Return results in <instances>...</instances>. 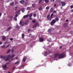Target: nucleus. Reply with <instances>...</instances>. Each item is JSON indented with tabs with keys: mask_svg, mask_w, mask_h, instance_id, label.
<instances>
[{
	"mask_svg": "<svg viewBox=\"0 0 73 73\" xmlns=\"http://www.w3.org/2000/svg\"><path fill=\"white\" fill-rule=\"evenodd\" d=\"M57 5H56V4H55L54 5V7H55Z\"/></svg>",
	"mask_w": 73,
	"mask_h": 73,
	"instance_id": "nucleus-56",
	"label": "nucleus"
},
{
	"mask_svg": "<svg viewBox=\"0 0 73 73\" xmlns=\"http://www.w3.org/2000/svg\"><path fill=\"white\" fill-rule=\"evenodd\" d=\"M71 12H73V9H72L71 10Z\"/></svg>",
	"mask_w": 73,
	"mask_h": 73,
	"instance_id": "nucleus-64",
	"label": "nucleus"
},
{
	"mask_svg": "<svg viewBox=\"0 0 73 73\" xmlns=\"http://www.w3.org/2000/svg\"><path fill=\"white\" fill-rule=\"evenodd\" d=\"M29 20H32V18H31V17H30Z\"/></svg>",
	"mask_w": 73,
	"mask_h": 73,
	"instance_id": "nucleus-46",
	"label": "nucleus"
},
{
	"mask_svg": "<svg viewBox=\"0 0 73 73\" xmlns=\"http://www.w3.org/2000/svg\"><path fill=\"white\" fill-rule=\"evenodd\" d=\"M31 31V29H28V32H30Z\"/></svg>",
	"mask_w": 73,
	"mask_h": 73,
	"instance_id": "nucleus-54",
	"label": "nucleus"
},
{
	"mask_svg": "<svg viewBox=\"0 0 73 73\" xmlns=\"http://www.w3.org/2000/svg\"><path fill=\"white\" fill-rule=\"evenodd\" d=\"M49 9V7H47L46 8V10H48V9Z\"/></svg>",
	"mask_w": 73,
	"mask_h": 73,
	"instance_id": "nucleus-31",
	"label": "nucleus"
},
{
	"mask_svg": "<svg viewBox=\"0 0 73 73\" xmlns=\"http://www.w3.org/2000/svg\"><path fill=\"white\" fill-rule=\"evenodd\" d=\"M39 25V23L38 22H36L35 23V25L33 27V28H35L36 27Z\"/></svg>",
	"mask_w": 73,
	"mask_h": 73,
	"instance_id": "nucleus-4",
	"label": "nucleus"
},
{
	"mask_svg": "<svg viewBox=\"0 0 73 73\" xmlns=\"http://www.w3.org/2000/svg\"><path fill=\"white\" fill-rule=\"evenodd\" d=\"M55 23H56V20L54 19H52V22H51L50 24L51 25H54V24H55Z\"/></svg>",
	"mask_w": 73,
	"mask_h": 73,
	"instance_id": "nucleus-3",
	"label": "nucleus"
},
{
	"mask_svg": "<svg viewBox=\"0 0 73 73\" xmlns=\"http://www.w3.org/2000/svg\"><path fill=\"white\" fill-rule=\"evenodd\" d=\"M5 57H6L5 56H4V55H3V56H1L0 57V58L1 59H2L3 58L4 60L5 58Z\"/></svg>",
	"mask_w": 73,
	"mask_h": 73,
	"instance_id": "nucleus-15",
	"label": "nucleus"
},
{
	"mask_svg": "<svg viewBox=\"0 0 73 73\" xmlns=\"http://www.w3.org/2000/svg\"><path fill=\"white\" fill-rule=\"evenodd\" d=\"M19 12L17 11L15 12V14H18V13H19Z\"/></svg>",
	"mask_w": 73,
	"mask_h": 73,
	"instance_id": "nucleus-43",
	"label": "nucleus"
},
{
	"mask_svg": "<svg viewBox=\"0 0 73 73\" xmlns=\"http://www.w3.org/2000/svg\"><path fill=\"white\" fill-rule=\"evenodd\" d=\"M20 2L21 4H24L25 3L24 1V0H22L20 1Z\"/></svg>",
	"mask_w": 73,
	"mask_h": 73,
	"instance_id": "nucleus-19",
	"label": "nucleus"
},
{
	"mask_svg": "<svg viewBox=\"0 0 73 73\" xmlns=\"http://www.w3.org/2000/svg\"><path fill=\"white\" fill-rule=\"evenodd\" d=\"M20 11H21V10H19L18 11V12L19 13Z\"/></svg>",
	"mask_w": 73,
	"mask_h": 73,
	"instance_id": "nucleus-62",
	"label": "nucleus"
},
{
	"mask_svg": "<svg viewBox=\"0 0 73 73\" xmlns=\"http://www.w3.org/2000/svg\"><path fill=\"white\" fill-rule=\"evenodd\" d=\"M13 39V38H11L10 39V40L11 41H12V40Z\"/></svg>",
	"mask_w": 73,
	"mask_h": 73,
	"instance_id": "nucleus-59",
	"label": "nucleus"
},
{
	"mask_svg": "<svg viewBox=\"0 0 73 73\" xmlns=\"http://www.w3.org/2000/svg\"><path fill=\"white\" fill-rule=\"evenodd\" d=\"M14 19L15 21H17V18H16V17H14Z\"/></svg>",
	"mask_w": 73,
	"mask_h": 73,
	"instance_id": "nucleus-37",
	"label": "nucleus"
},
{
	"mask_svg": "<svg viewBox=\"0 0 73 73\" xmlns=\"http://www.w3.org/2000/svg\"><path fill=\"white\" fill-rule=\"evenodd\" d=\"M10 5H12V6H14V5H13L14 4V2H13L11 3H10Z\"/></svg>",
	"mask_w": 73,
	"mask_h": 73,
	"instance_id": "nucleus-26",
	"label": "nucleus"
},
{
	"mask_svg": "<svg viewBox=\"0 0 73 73\" xmlns=\"http://www.w3.org/2000/svg\"><path fill=\"white\" fill-rule=\"evenodd\" d=\"M22 38H24V34H23L22 35Z\"/></svg>",
	"mask_w": 73,
	"mask_h": 73,
	"instance_id": "nucleus-33",
	"label": "nucleus"
},
{
	"mask_svg": "<svg viewBox=\"0 0 73 73\" xmlns=\"http://www.w3.org/2000/svg\"><path fill=\"white\" fill-rule=\"evenodd\" d=\"M18 58H18V57H15V59H18Z\"/></svg>",
	"mask_w": 73,
	"mask_h": 73,
	"instance_id": "nucleus-50",
	"label": "nucleus"
},
{
	"mask_svg": "<svg viewBox=\"0 0 73 73\" xmlns=\"http://www.w3.org/2000/svg\"><path fill=\"white\" fill-rule=\"evenodd\" d=\"M40 42H43L44 41V38L41 37L39 38Z\"/></svg>",
	"mask_w": 73,
	"mask_h": 73,
	"instance_id": "nucleus-7",
	"label": "nucleus"
},
{
	"mask_svg": "<svg viewBox=\"0 0 73 73\" xmlns=\"http://www.w3.org/2000/svg\"><path fill=\"white\" fill-rule=\"evenodd\" d=\"M50 1L51 2H53L54 1V0H51Z\"/></svg>",
	"mask_w": 73,
	"mask_h": 73,
	"instance_id": "nucleus-51",
	"label": "nucleus"
},
{
	"mask_svg": "<svg viewBox=\"0 0 73 73\" xmlns=\"http://www.w3.org/2000/svg\"><path fill=\"white\" fill-rule=\"evenodd\" d=\"M29 15H25L23 16V19H25V18H27L29 16Z\"/></svg>",
	"mask_w": 73,
	"mask_h": 73,
	"instance_id": "nucleus-17",
	"label": "nucleus"
},
{
	"mask_svg": "<svg viewBox=\"0 0 73 73\" xmlns=\"http://www.w3.org/2000/svg\"><path fill=\"white\" fill-rule=\"evenodd\" d=\"M9 46V45H8L7 46H6L5 47L6 48H8V46Z\"/></svg>",
	"mask_w": 73,
	"mask_h": 73,
	"instance_id": "nucleus-60",
	"label": "nucleus"
},
{
	"mask_svg": "<svg viewBox=\"0 0 73 73\" xmlns=\"http://www.w3.org/2000/svg\"><path fill=\"white\" fill-rule=\"evenodd\" d=\"M53 13H54V14L56 13V11H54L53 12Z\"/></svg>",
	"mask_w": 73,
	"mask_h": 73,
	"instance_id": "nucleus-44",
	"label": "nucleus"
},
{
	"mask_svg": "<svg viewBox=\"0 0 73 73\" xmlns=\"http://www.w3.org/2000/svg\"><path fill=\"white\" fill-rule=\"evenodd\" d=\"M62 1H58V4H61V3H62Z\"/></svg>",
	"mask_w": 73,
	"mask_h": 73,
	"instance_id": "nucleus-27",
	"label": "nucleus"
},
{
	"mask_svg": "<svg viewBox=\"0 0 73 73\" xmlns=\"http://www.w3.org/2000/svg\"><path fill=\"white\" fill-rule=\"evenodd\" d=\"M6 38V37L4 36H3L2 37V40H5Z\"/></svg>",
	"mask_w": 73,
	"mask_h": 73,
	"instance_id": "nucleus-16",
	"label": "nucleus"
},
{
	"mask_svg": "<svg viewBox=\"0 0 73 73\" xmlns=\"http://www.w3.org/2000/svg\"><path fill=\"white\" fill-rule=\"evenodd\" d=\"M33 16L34 17H36V14H34Z\"/></svg>",
	"mask_w": 73,
	"mask_h": 73,
	"instance_id": "nucleus-49",
	"label": "nucleus"
},
{
	"mask_svg": "<svg viewBox=\"0 0 73 73\" xmlns=\"http://www.w3.org/2000/svg\"><path fill=\"white\" fill-rule=\"evenodd\" d=\"M70 8L71 9L73 8V5H71L70 7Z\"/></svg>",
	"mask_w": 73,
	"mask_h": 73,
	"instance_id": "nucleus-42",
	"label": "nucleus"
},
{
	"mask_svg": "<svg viewBox=\"0 0 73 73\" xmlns=\"http://www.w3.org/2000/svg\"><path fill=\"white\" fill-rule=\"evenodd\" d=\"M15 57V54H12L11 55H7V58H6L5 60L6 61H7L9 60V61L11 62L13 60V58Z\"/></svg>",
	"mask_w": 73,
	"mask_h": 73,
	"instance_id": "nucleus-1",
	"label": "nucleus"
},
{
	"mask_svg": "<svg viewBox=\"0 0 73 73\" xmlns=\"http://www.w3.org/2000/svg\"><path fill=\"white\" fill-rule=\"evenodd\" d=\"M54 31V29H53L51 28L49 29L48 31V32L49 33H51V32H53Z\"/></svg>",
	"mask_w": 73,
	"mask_h": 73,
	"instance_id": "nucleus-5",
	"label": "nucleus"
},
{
	"mask_svg": "<svg viewBox=\"0 0 73 73\" xmlns=\"http://www.w3.org/2000/svg\"><path fill=\"white\" fill-rule=\"evenodd\" d=\"M25 25H28V21H26L25 23Z\"/></svg>",
	"mask_w": 73,
	"mask_h": 73,
	"instance_id": "nucleus-20",
	"label": "nucleus"
},
{
	"mask_svg": "<svg viewBox=\"0 0 73 73\" xmlns=\"http://www.w3.org/2000/svg\"><path fill=\"white\" fill-rule=\"evenodd\" d=\"M14 50L13 49H12L11 50V52L12 53H13V51Z\"/></svg>",
	"mask_w": 73,
	"mask_h": 73,
	"instance_id": "nucleus-47",
	"label": "nucleus"
},
{
	"mask_svg": "<svg viewBox=\"0 0 73 73\" xmlns=\"http://www.w3.org/2000/svg\"><path fill=\"white\" fill-rule=\"evenodd\" d=\"M54 20H55L56 21H59V18L57 17H55Z\"/></svg>",
	"mask_w": 73,
	"mask_h": 73,
	"instance_id": "nucleus-11",
	"label": "nucleus"
},
{
	"mask_svg": "<svg viewBox=\"0 0 73 73\" xmlns=\"http://www.w3.org/2000/svg\"><path fill=\"white\" fill-rule=\"evenodd\" d=\"M31 9V7H27V10H29Z\"/></svg>",
	"mask_w": 73,
	"mask_h": 73,
	"instance_id": "nucleus-34",
	"label": "nucleus"
},
{
	"mask_svg": "<svg viewBox=\"0 0 73 73\" xmlns=\"http://www.w3.org/2000/svg\"><path fill=\"white\" fill-rule=\"evenodd\" d=\"M24 22L23 21H20V25H24Z\"/></svg>",
	"mask_w": 73,
	"mask_h": 73,
	"instance_id": "nucleus-8",
	"label": "nucleus"
},
{
	"mask_svg": "<svg viewBox=\"0 0 73 73\" xmlns=\"http://www.w3.org/2000/svg\"><path fill=\"white\" fill-rule=\"evenodd\" d=\"M2 48H4L5 47V45H3L1 46Z\"/></svg>",
	"mask_w": 73,
	"mask_h": 73,
	"instance_id": "nucleus-36",
	"label": "nucleus"
},
{
	"mask_svg": "<svg viewBox=\"0 0 73 73\" xmlns=\"http://www.w3.org/2000/svg\"><path fill=\"white\" fill-rule=\"evenodd\" d=\"M36 21H32V23H36Z\"/></svg>",
	"mask_w": 73,
	"mask_h": 73,
	"instance_id": "nucleus-48",
	"label": "nucleus"
},
{
	"mask_svg": "<svg viewBox=\"0 0 73 73\" xmlns=\"http://www.w3.org/2000/svg\"><path fill=\"white\" fill-rule=\"evenodd\" d=\"M15 68V67H13V69H14Z\"/></svg>",
	"mask_w": 73,
	"mask_h": 73,
	"instance_id": "nucleus-63",
	"label": "nucleus"
},
{
	"mask_svg": "<svg viewBox=\"0 0 73 73\" xmlns=\"http://www.w3.org/2000/svg\"><path fill=\"white\" fill-rule=\"evenodd\" d=\"M65 56V53H62L59 56V58H62Z\"/></svg>",
	"mask_w": 73,
	"mask_h": 73,
	"instance_id": "nucleus-2",
	"label": "nucleus"
},
{
	"mask_svg": "<svg viewBox=\"0 0 73 73\" xmlns=\"http://www.w3.org/2000/svg\"><path fill=\"white\" fill-rule=\"evenodd\" d=\"M32 15H33V14L31 13L30 14V15L29 16V17H31L32 16Z\"/></svg>",
	"mask_w": 73,
	"mask_h": 73,
	"instance_id": "nucleus-29",
	"label": "nucleus"
},
{
	"mask_svg": "<svg viewBox=\"0 0 73 73\" xmlns=\"http://www.w3.org/2000/svg\"><path fill=\"white\" fill-rule=\"evenodd\" d=\"M51 38H49L48 40V41H51Z\"/></svg>",
	"mask_w": 73,
	"mask_h": 73,
	"instance_id": "nucleus-41",
	"label": "nucleus"
},
{
	"mask_svg": "<svg viewBox=\"0 0 73 73\" xmlns=\"http://www.w3.org/2000/svg\"><path fill=\"white\" fill-rule=\"evenodd\" d=\"M42 1V0H39L38 1V4H40L41 2Z\"/></svg>",
	"mask_w": 73,
	"mask_h": 73,
	"instance_id": "nucleus-25",
	"label": "nucleus"
},
{
	"mask_svg": "<svg viewBox=\"0 0 73 73\" xmlns=\"http://www.w3.org/2000/svg\"><path fill=\"white\" fill-rule=\"evenodd\" d=\"M17 16H18V15H17V14H16L15 15V17H17Z\"/></svg>",
	"mask_w": 73,
	"mask_h": 73,
	"instance_id": "nucleus-52",
	"label": "nucleus"
},
{
	"mask_svg": "<svg viewBox=\"0 0 73 73\" xmlns=\"http://www.w3.org/2000/svg\"><path fill=\"white\" fill-rule=\"evenodd\" d=\"M71 65V64L69 63L68 64V66H70Z\"/></svg>",
	"mask_w": 73,
	"mask_h": 73,
	"instance_id": "nucleus-55",
	"label": "nucleus"
},
{
	"mask_svg": "<svg viewBox=\"0 0 73 73\" xmlns=\"http://www.w3.org/2000/svg\"><path fill=\"white\" fill-rule=\"evenodd\" d=\"M23 61L24 62H25L26 61V58H24L23 59Z\"/></svg>",
	"mask_w": 73,
	"mask_h": 73,
	"instance_id": "nucleus-35",
	"label": "nucleus"
},
{
	"mask_svg": "<svg viewBox=\"0 0 73 73\" xmlns=\"http://www.w3.org/2000/svg\"><path fill=\"white\" fill-rule=\"evenodd\" d=\"M13 16H11L10 17V19H12V18H13Z\"/></svg>",
	"mask_w": 73,
	"mask_h": 73,
	"instance_id": "nucleus-53",
	"label": "nucleus"
},
{
	"mask_svg": "<svg viewBox=\"0 0 73 73\" xmlns=\"http://www.w3.org/2000/svg\"><path fill=\"white\" fill-rule=\"evenodd\" d=\"M53 16V13H52L50 15V19L49 20H51L52 19L53 17H52V16Z\"/></svg>",
	"mask_w": 73,
	"mask_h": 73,
	"instance_id": "nucleus-14",
	"label": "nucleus"
},
{
	"mask_svg": "<svg viewBox=\"0 0 73 73\" xmlns=\"http://www.w3.org/2000/svg\"><path fill=\"white\" fill-rule=\"evenodd\" d=\"M49 17H50V14H48V15L47 16V19L48 20L50 21L51 20H49V19H50V18H49Z\"/></svg>",
	"mask_w": 73,
	"mask_h": 73,
	"instance_id": "nucleus-12",
	"label": "nucleus"
},
{
	"mask_svg": "<svg viewBox=\"0 0 73 73\" xmlns=\"http://www.w3.org/2000/svg\"><path fill=\"white\" fill-rule=\"evenodd\" d=\"M19 63V61H18L17 62H16L15 63V64H18Z\"/></svg>",
	"mask_w": 73,
	"mask_h": 73,
	"instance_id": "nucleus-38",
	"label": "nucleus"
},
{
	"mask_svg": "<svg viewBox=\"0 0 73 73\" xmlns=\"http://www.w3.org/2000/svg\"><path fill=\"white\" fill-rule=\"evenodd\" d=\"M48 52H46L44 54V56H46L48 55Z\"/></svg>",
	"mask_w": 73,
	"mask_h": 73,
	"instance_id": "nucleus-28",
	"label": "nucleus"
},
{
	"mask_svg": "<svg viewBox=\"0 0 73 73\" xmlns=\"http://www.w3.org/2000/svg\"><path fill=\"white\" fill-rule=\"evenodd\" d=\"M10 64V63H7L5 64V65H8V64Z\"/></svg>",
	"mask_w": 73,
	"mask_h": 73,
	"instance_id": "nucleus-45",
	"label": "nucleus"
},
{
	"mask_svg": "<svg viewBox=\"0 0 73 73\" xmlns=\"http://www.w3.org/2000/svg\"><path fill=\"white\" fill-rule=\"evenodd\" d=\"M3 44V42H0V45H1Z\"/></svg>",
	"mask_w": 73,
	"mask_h": 73,
	"instance_id": "nucleus-61",
	"label": "nucleus"
},
{
	"mask_svg": "<svg viewBox=\"0 0 73 73\" xmlns=\"http://www.w3.org/2000/svg\"><path fill=\"white\" fill-rule=\"evenodd\" d=\"M65 5H66V3H65V2L62 1V7H64V6H65Z\"/></svg>",
	"mask_w": 73,
	"mask_h": 73,
	"instance_id": "nucleus-10",
	"label": "nucleus"
},
{
	"mask_svg": "<svg viewBox=\"0 0 73 73\" xmlns=\"http://www.w3.org/2000/svg\"><path fill=\"white\" fill-rule=\"evenodd\" d=\"M13 8L15 11H16L17 8V5H15V6H13Z\"/></svg>",
	"mask_w": 73,
	"mask_h": 73,
	"instance_id": "nucleus-6",
	"label": "nucleus"
},
{
	"mask_svg": "<svg viewBox=\"0 0 73 73\" xmlns=\"http://www.w3.org/2000/svg\"><path fill=\"white\" fill-rule=\"evenodd\" d=\"M45 3H48V2H49V0H45Z\"/></svg>",
	"mask_w": 73,
	"mask_h": 73,
	"instance_id": "nucleus-32",
	"label": "nucleus"
},
{
	"mask_svg": "<svg viewBox=\"0 0 73 73\" xmlns=\"http://www.w3.org/2000/svg\"><path fill=\"white\" fill-rule=\"evenodd\" d=\"M64 28H66L68 26V25H67V23H65L64 25Z\"/></svg>",
	"mask_w": 73,
	"mask_h": 73,
	"instance_id": "nucleus-21",
	"label": "nucleus"
},
{
	"mask_svg": "<svg viewBox=\"0 0 73 73\" xmlns=\"http://www.w3.org/2000/svg\"><path fill=\"white\" fill-rule=\"evenodd\" d=\"M60 54L59 53H56L55 54H54V56L55 57H54V58H56V57L58 56H59Z\"/></svg>",
	"mask_w": 73,
	"mask_h": 73,
	"instance_id": "nucleus-9",
	"label": "nucleus"
},
{
	"mask_svg": "<svg viewBox=\"0 0 73 73\" xmlns=\"http://www.w3.org/2000/svg\"><path fill=\"white\" fill-rule=\"evenodd\" d=\"M2 15V13H1L0 12V17H1Z\"/></svg>",
	"mask_w": 73,
	"mask_h": 73,
	"instance_id": "nucleus-58",
	"label": "nucleus"
},
{
	"mask_svg": "<svg viewBox=\"0 0 73 73\" xmlns=\"http://www.w3.org/2000/svg\"><path fill=\"white\" fill-rule=\"evenodd\" d=\"M16 29H19L20 28V26H19L18 25H17L16 27Z\"/></svg>",
	"mask_w": 73,
	"mask_h": 73,
	"instance_id": "nucleus-18",
	"label": "nucleus"
},
{
	"mask_svg": "<svg viewBox=\"0 0 73 73\" xmlns=\"http://www.w3.org/2000/svg\"><path fill=\"white\" fill-rule=\"evenodd\" d=\"M39 9L40 11H41V10H42V7H40L39 8Z\"/></svg>",
	"mask_w": 73,
	"mask_h": 73,
	"instance_id": "nucleus-40",
	"label": "nucleus"
},
{
	"mask_svg": "<svg viewBox=\"0 0 73 73\" xmlns=\"http://www.w3.org/2000/svg\"><path fill=\"white\" fill-rule=\"evenodd\" d=\"M21 11L23 13H24V12H25V9L24 8H22L21 9Z\"/></svg>",
	"mask_w": 73,
	"mask_h": 73,
	"instance_id": "nucleus-22",
	"label": "nucleus"
},
{
	"mask_svg": "<svg viewBox=\"0 0 73 73\" xmlns=\"http://www.w3.org/2000/svg\"><path fill=\"white\" fill-rule=\"evenodd\" d=\"M53 7H51L50 8V12H52V11H53Z\"/></svg>",
	"mask_w": 73,
	"mask_h": 73,
	"instance_id": "nucleus-30",
	"label": "nucleus"
},
{
	"mask_svg": "<svg viewBox=\"0 0 73 73\" xmlns=\"http://www.w3.org/2000/svg\"><path fill=\"white\" fill-rule=\"evenodd\" d=\"M66 22H68V21H69V20L67 19L66 20Z\"/></svg>",
	"mask_w": 73,
	"mask_h": 73,
	"instance_id": "nucleus-57",
	"label": "nucleus"
},
{
	"mask_svg": "<svg viewBox=\"0 0 73 73\" xmlns=\"http://www.w3.org/2000/svg\"><path fill=\"white\" fill-rule=\"evenodd\" d=\"M11 52V49H9V50H8L7 51V53H9V52Z\"/></svg>",
	"mask_w": 73,
	"mask_h": 73,
	"instance_id": "nucleus-24",
	"label": "nucleus"
},
{
	"mask_svg": "<svg viewBox=\"0 0 73 73\" xmlns=\"http://www.w3.org/2000/svg\"><path fill=\"white\" fill-rule=\"evenodd\" d=\"M6 67H7V65L5 64V65H3L2 66V68H4V70H6V69H7V68Z\"/></svg>",
	"mask_w": 73,
	"mask_h": 73,
	"instance_id": "nucleus-13",
	"label": "nucleus"
},
{
	"mask_svg": "<svg viewBox=\"0 0 73 73\" xmlns=\"http://www.w3.org/2000/svg\"><path fill=\"white\" fill-rule=\"evenodd\" d=\"M32 6L33 7H35V5L34 4H33L32 5Z\"/></svg>",
	"mask_w": 73,
	"mask_h": 73,
	"instance_id": "nucleus-39",
	"label": "nucleus"
},
{
	"mask_svg": "<svg viewBox=\"0 0 73 73\" xmlns=\"http://www.w3.org/2000/svg\"><path fill=\"white\" fill-rule=\"evenodd\" d=\"M11 29H12V27H10L7 29V31H9V30Z\"/></svg>",
	"mask_w": 73,
	"mask_h": 73,
	"instance_id": "nucleus-23",
	"label": "nucleus"
}]
</instances>
